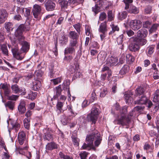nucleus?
<instances>
[{
	"label": "nucleus",
	"instance_id": "f257e3e1",
	"mask_svg": "<svg viewBox=\"0 0 159 159\" xmlns=\"http://www.w3.org/2000/svg\"><path fill=\"white\" fill-rule=\"evenodd\" d=\"M30 30V26L25 24H22L19 25L16 30L15 35L18 40L24 39L25 37L23 35L24 31H28Z\"/></svg>",
	"mask_w": 159,
	"mask_h": 159
},
{
	"label": "nucleus",
	"instance_id": "f03ea898",
	"mask_svg": "<svg viewBox=\"0 0 159 159\" xmlns=\"http://www.w3.org/2000/svg\"><path fill=\"white\" fill-rule=\"evenodd\" d=\"M134 109L130 112L127 118L124 116H122L119 119L115 120L114 123L115 124L121 125H126V123H129L131 120L130 117L134 115Z\"/></svg>",
	"mask_w": 159,
	"mask_h": 159
},
{
	"label": "nucleus",
	"instance_id": "7ed1b4c3",
	"mask_svg": "<svg viewBox=\"0 0 159 159\" xmlns=\"http://www.w3.org/2000/svg\"><path fill=\"white\" fill-rule=\"evenodd\" d=\"M98 105H93L91 110L90 114L89 115L90 120L95 124L97 120L100 111Z\"/></svg>",
	"mask_w": 159,
	"mask_h": 159
},
{
	"label": "nucleus",
	"instance_id": "20e7f679",
	"mask_svg": "<svg viewBox=\"0 0 159 159\" xmlns=\"http://www.w3.org/2000/svg\"><path fill=\"white\" fill-rule=\"evenodd\" d=\"M93 137L89 136V135H87L86 138V142L87 143H84L82 146L81 148L82 149H87L89 150L92 149L94 150H95L96 148L93 145Z\"/></svg>",
	"mask_w": 159,
	"mask_h": 159
},
{
	"label": "nucleus",
	"instance_id": "39448f33",
	"mask_svg": "<svg viewBox=\"0 0 159 159\" xmlns=\"http://www.w3.org/2000/svg\"><path fill=\"white\" fill-rule=\"evenodd\" d=\"M130 41L131 43L129 45V49L132 51L135 52L139 49L138 44L139 39L136 37H132L130 38Z\"/></svg>",
	"mask_w": 159,
	"mask_h": 159
},
{
	"label": "nucleus",
	"instance_id": "423d86ee",
	"mask_svg": "<svg viewBox=\"0 0 159 159\" xmlns=\"http://www.w3.org/2000/svg\"><path fill=\"white\" fill-rule=\"evenodd\" d=\"M89 136L93 137V142L95 140L94 143L95 147H98L100 144L102 140V138L101 137L100 134L96 130L92 132L89 135Z\"/></svg>",
	"mask_w": 159,
	"mask_h": 159
},
{
	"label": "nucleus",
	"instance_id": "0eeeda50",
	"mask_svg": "<svg viewBox=\"0 0 159 159\" xmlns=\"http://www.w3.org/2000/svg\"><path fill=\"white\" fill-rule=\"evenodd\" d=\"M69 37L71 39L70 46H76L78 43L77 39L79 37L78 34L74 31H70L69 33Z\"/></svg>",
	"mask_w": 159,
	"mask_h": 159
},
{
	"label": "nucleus",
	"instance_id": "6e6552de",
	"mask_svg": "<svg viewBox=\"0 0 159 159\" xmlns=\"http://www.w3.org/2000/svg\"><path fill=\"white\" fill-rule=\"evenodd\" d=\"M129 26L133 30H137L141 27L142 22L139 20H132L130 22Z\"/></svg>",
	"mask_w": 159,
	"mask_h": 159
},
{
	"label": "nucleus",
	"instance_id": "1a4fd4ad",
	"mask_svg": "<svg viewBox=\"0 0 159 159\" xmlns=\"http://www.w3.org/2000/svg\"><path fill=\"white\" fill-rule=\"evenodd\" d=\"M44 3L47 11H51L55 9L56 4L51 0H46L44 2Z\"/></svg>",
	"mask_w": 159,
	"mask_h": 159
},
{
	"label": "nucleus",
	"instance_id": "9d476101",
	"mask_svg": "<svg viewBox=\"0 0 159 159\" xmlns=\"http://www.w3.org/2000/svg\"><path fill=\"white\" fill-rule=\"evenodd\" d=\"M41 11V7L40 5L37 4H35L34 5L32 12L34 18H37L39 17L40 15Z\"/></svg>",
	"mask_w": 159,
	"mask_h": 159
},
{
	"label": "nucleus",
	"instance_id": "9b49d317",
	"mask_svg": "<svg viewBox=\"0 0 159 159\" xmlns=\"http://www.w3.org/2000/svg\"><path fill=\"white\" fill-rule=\"evenodd\" d=\"M18 14H23L25 17H27L30 14V10L27 8L17 7L16 10Z\"/></svg>",
	"mask_w": 159,
	"mask_h": 159
},
{
	"label": "nucleus",
	"instance_id": "f8f14e48",
	"mask_svg": "<svg viewBox=\"0 0 159 159\" xmlns=\"http://www.w3.org/2000/svg\"><path fill=\"white\" fill-rule=\"evenodd\" d=\"M24 39H25L23 40L20 39V40H18L22 45L21 50L24 52H26L28 51L30 48L28 43L27 42L25 41Z\"/></svg>",
	"mask_w": 159,
	"mask_h": 159
},
{
	"label": "nucleus",
	"instance_id": "ddd939ff",
	"mask_svg": "<svg viewBox=\"0 0 159 159\" xmlns=\"http://www.w3.org/2000/svg\"><path fill=\"white\" fill-rule=\"evenodd\" d=\"M7 11L4 9L0 10V23H2L5 21L8 16Z\"/></svg>",
	"mask_w": 159,
	"mask_h": 159
},
{
	"label": "nucleus",
	"instance_id": "4468645a",
	"mask_svg": "<svg viewBox=\"0 0 159 159\" xmlns=\"http://www.w3.org/2000/svg\"><path fill=\"white\" fill-rule=\"evenodd\" d=\"M153 101L155 102H157L155 107V111H156L159 108V90H157L155 93Z\"/></svg>",
	"mask_w": 159,
	"mask_h": 159
},
{
	"label": "nucleus",
	"instance_id": "2eb2a0df",
	"mask_svg": "<svg viewBox=\"0 0 159 159\" xmlns=\"http://www.w3.org/2000/svg\"><path fill=\"white\" fill-rule=\"evenodd\" d=\"M148 99L145 96L142 95L140 98H139V99L134 101V103L138 105L144 104L147 103Z\"/></svg>",
	"mask_w": 159,
	"mask_h": 159
},
{
	"label": "nucleus",
	"instance_id": "dca6fc26",
	"mask_svg": "<svg viewBox=\"0 0 159 159\" xmlns=\"http://www.w3.org/2000/svg\"><path fill=\"white\" fill-rule=\"evenodd\" d=\"M148 31L145 29H142L139 30L137 33L138 37L144 38L146 37L148 34Z\"/></svg>",
	"mask_w": 159,
	"mask_h": 159
},
{
	"label": "nucleus",
	"instance_id": "f3484780",
	"mask_svg": "<svg viewBox=\"0 0 159 159\" xmlns=\"http://www.w3.org/2000/svg\"><path fill=\"white\" fill-rule=\"evenodd\" d=\"M145 91V88L142 87H139L135 90V93L134 95V97L139 96L143 95Z\"/></svg>",
	"mask_w": 159,
	"mask_h": 159
},
{
	"label": "nucleus",
	"instance_id": "a211bd4d",
	"mask_svg": "<svg viewBox=\"0 0 159 159\" xmlns=\"http://www.w3.org/2000/svg\"><path fill=\"white\" fill-rule=\"evenodd\" d=\"M25 139V133L21 131L18 134V140L19 144L22 145L23 144L24 141Z\"/></svg>",
	"mask_w": 159,
	"mask_h": 159
},
{
	"label": "nucleus",
	"instance_id": "6ab92c4d",
	"mask_svg": "<svg viewBox=\"0 0 159 159\" xmlns=\"http://www.w3.org/2000/svg\"><path fill=\"white\" fill-rule=\"evenodd\" d=\"M98 30L99 32L102 33L103 34H105V33L107 32V29L106 22L102 23L101 24Z\"/></svg>",
	"mask_w": 159,
	"mask_h": 159
},
{
	"label": "nucleus",
	"instance_id": "aec40b11",
	"mask_svg": "<svg viewBox=\"0 0 159 159\" xmlns=\"http://www.w3.org/2000/svg\"><path fill=\"white\" fill-rule=\"evenodd\" d=\"M18 110L21 114L24 113L25 111L26 108L25 102H21L18 106Z\"/></svg>",
	"mask_w": 159,
	"mask_h": 159
},
{
	"label": "nucleus",
	"instance_id": "412c9836",
	"mask_svg": "<svg viewBox=\"0 0 159 159\" xmlns=\"http://www.w3.org/2000/svg\"><path fill=\"white\" fill-rule=\"evenodd\" d=\"M118 59L115 57H113L112 56L108 57L107 60V63L110 65H114L117 63L118 61Z\"/></svg>",
	"mask_w": 159,
	"mask_h": 159
},
{
	"label": "nucleus",
	"instance_id": "4be33fe9",
	"mask_svg": "<svg viewBox=\"0 0 159 159\" xmlns=\"http://www.w3.org/2000/svg\"><path fill=\"white\" fill-rule=\"evenodd\" d=\"M41 86V83L40 81L36 80L33 82V89L35 91H37L40 89Z\"/></svg>",
	"mask_w": 159,
	"mask_h": 159
},
{
	"label": "nucleus",
	"instance_id": "5701e85b",
	"mask_svg": "<svg viewBox=\"0 0 159 159\" xmlns=\"http://www.w3.org/2000/svg\"><path fill=\"white\" fill-rule=\"evenodd\" d=\"M57 148V145L54 142L48 143L46 146V149L48 150H52Z\"/></svg>",
	"mask_w": 159,
	"mask_h": 159
},
{
	"label": "nucleus",
	"instance_id": "b1692460",
	"mask_svg": "<svg viewBox=\"0 0 159 159\" xmlns=\"http://www.w3.org/2000/svg\"><path fill=\"white\" fill-rule=\"evenodd\" d=\"M70 47L66 48L65 50V54H72L75 52V47L76 46H70Z\"/></svg>",
	"mask_w": 159,
	"mask_h": 159
},
{
	"label": "nucleus",
	"instance_id": "393cba45",
	"mask_svg": "<svg viewBox=\"0 0 159 159\" xmlns=\"http://www.w3.org/2000/svg\"><path fill=\"white\" fill-rule=\"evenodd\" d=\"M60 43L62 44H66L68 42V37L66 35L62 34L59 38Z\"/></svg>",
	"mask_w": 159,
	"mask_h": 159
},
{
	"label": "nucleus",
	"instance_id": "a878e982",
	"mask_svg": "<svg viewBox=\"0 0 159 159\" xmlns=\"http://www.w3.org/2000/svg\"><path fill=\"white\" fill-rule=\"evenodd\" d=\"M64 104V102L60 101L58 100L56 105L57 111L58 113H60L62 111V107Z\"/></svg>",
	"mask_w": 159,
	"mask_h": 159
},
{
	"label": "nucleus",
	"instance_id": "bb28decb",
	"mask_svg": "<svg viewBox=\"0 0 159 159\" xmlns=\"http://www.w3.org/2000/svg\"><path fill=\"white\" fill-rule=\"evenodd\" d=\"M12 52L14 56L16 58L21 60L23 58L20 57V53L18 52V49L16 48L12 49Z\"/></svg>",
	"mask_w": 159,
	"mask_h": 159
},
{
	"label": "nucleus",
	"instance_id": "cd10ccee",
	"mask_svg": "<svg viewBox=\"0 0 159 159\" xmlns=\"http://www.w3.org/2000/svg\"><path fill=\"white\" fill-rule=\"evenodd\" d=\"M56 94L54 95L53 98H52V100L53 99H56L60 95L62 91V89L61 88V85H60L57 87L56 88Z\"/></svg>",
	"mask_w": 159,
	"mask_h": 159
},
{
	"label": "nucleus",
	"instance_id": "c85d7f7f",
	"mask_svg": "<svg viewBox=\"0 0 159 159\" xmlns=\"http://www.w3.org/2000/svg\"><path fill=\"white\" fill-rule=\"evenodd\" d=\"M101 71L102 72H104L106 71L107 74V78L109 79L110 77L111 76V71L110 70L109 67L107 66H104L102 69Z\"/></svg>",
	"mask_w": 159,
	"mask_h": 159
},
{
	"label": "nucleus",
	"instance_id": "c756f323",
	"mask_svg": "<svg viewBox=\"0 0 159 159\" xmlns=\"http://www.w3.org/2000/svg\"><path fill=\"white\" fill-rule=\"evenodd\" d=\"M127 10L129 13L134 14H137L139 12V10L134 6H130Z\"/></svg>",
	"mask_w": 159,
	"mask_h": 159
},
{
	"label": "nucleus",
	"instance_id": "7c9ffc66",
	"mask_svg": "<svg viewBox=\"0 0 159 159\" xmlns=\"http://www.w3.org/2000/svg\"><path fill=\"white\" fill-rule=\"evenodd\" d=\"M11 88L13 92L15 93L21 92L22 91V89H20L16 84L12 85L11 87Z\"/></svg>",
	"mask_w": 159,
	"mask_h": 159
},
{
	"label": "nucleus",
	"instance_id": "2f4dec72",
	"mask_svg": "<svg viewBox=\"0 0 159 159\" xmlns=\"http://www.w3.org/2000/svg\"><path fill=\"white\" fill-rule=\"evenodd\" d=\"M6 107H8L11 110H13L14 108V102L11 101H8L5 104Z\"/></svg>",
	"mask_w": 159,
	"mask_h": 159
},
{
	"label": "nucleus",
	"instance_id": "473e14b6",
	"mask_svg": "<svg viewBox=\"0 0 159 159\" xmlns=\"http://www.w3.org/2000/svg\"><path fill=\"white\" fill-rule=\"evenodd\" d=\"M37 93L36 92L33 93L30 92L28 94V95L26 97V98L31 100H33L35 99L37 96Z\"/></svg>",
	"mask_w": 159,
	"mask_h": 159
},
{
	"label": "nucleus",
	"instance_id": "72a5a7b5",
	"mask_svg": "<svg viewBox=\"0 0 159 159\" xmlns=\"http://www.w3.org/2000/svg\"><path fill=\"white\" fill-rule=\"evenodd\" d=\"M30 118H25L23 120L24 127L28 130L30 127Z\"/></svg>",
	"mask_w": 159,
	"mask_h": 159
},
{
	"label": "nucleus",
	"instance_id": "f704fd0d",
	"mask_svg": "<svg viewBox=\"0 0 159 159\" xmlns=\"http://www.w3.org/2000/svg\"><path fill=\"white\" fill-rule=\"evenodd\" d=\"M12 129L16 132L18 131L20 128V125L18 122H15L11 124Z\"/></svg>",
	"mask_w": 159,
	"mask_h": 159
},
{
	"label": "nucleus",
	"instance_id": "c9c22d12",
	"mask_svg": "<svg viewBox=\"0 0 159 159\" xmlns=\"http://www.w3.org/2000/svg\"><path fill=\"white\" fill-rule=\"evenodd\" d=\"M129 68V66L128 65H124L120 71V73L122 75L125 74L128 72Z\"/></svg>",
	"mask_w": 159,
	"mask_h": 159
},
{
	"label": "nucleus",
	"instance_id": "e433bc0d",
	"mask_svg": "<svg viewBox=\"0 0 159 159\" xmlns=\"http://www.w3.org/2000/svg\"><path fill=\"white\" fill-rule=\"evenodd\" d=\"M12 24L10 22L6 23L5 24V28L7 29V31H9L11 30H12Z\"/></svg>",
	"mask_w": 159,
	"mask_h": 159
},
{
	"label": "nucleus",
	"instance_id": "4c0bfd02",
	"mask_svg": "<svg viewBox=\"0 0 159 159\" xmlns=\"http://www.w3.org/2000/svg\"><path fill=\"white\" fill-rule=\"evenodd\" d=\"M1 50L3 53L5 55H7L8 54V50L6 44H3L1 45Z\"/></svg>",
	"mask_w": 159,
	"mask_h": 159
},
{
	"label": "nucleus",
	"instance_id": "58836bf2",
	"mask_svg": "<svg viewBox=\"0 0 159 159\" xmlns=\"http://www.w3.org/2000/svg\"><path fill=\"white\" fill-rule=\"evenodd\" d=\"M123 1L125 5V9L127 10L130 6V4L133 2V0H124Z\"/></svg>",
	"mask_w": 159,
	"mask_h": 159
},
{
	"label": "nucleus",
	"instance_id": "ea45409f",
	"mask_svg": "<svg viewBox=\"0 0 159 159\" xmlns=\"http://www.w3.org/2000/svg\"><path fill=\"white\" fill-rule=\"evenodd\" d=\"M127 15V13L126 11H123L121 13H119L118 16L119 19L121 20H122L125 19Z\"/></svg>",
	"mask_w": 159,
	"mask_h": 159
},
{
	"label": "nucleus",
	"instance_id": "a19ab883",
	"mask_svg": "<svg viewBox=\"0 0 159 159\" xmlns=\"http://www.w3.org/2000/svg\"><path fill=\"white\" fill-rule=\"evenodd\" d=\"M52 135L50 132H47V133L45 134L44 137V139H45L49 141L52 139Z\"/></svg>",
	"mask_w": 159,
	"mask_h": 159
},
{
	"label": "nucleus",
	"instance_id": "79ce46f5",
	"mask_svg": "<svg viewBox=\"0 0 159 159\" xmlns=\"http://www.w3.org/2000/svg\"><path fill=\"white\" fill-rule=\"evenodd\" d=\"M89 153L86 151L81 152L80 154L81 159H86Z\"/></svg>",
	"mask_w": 159,
	"mask_h": 159
},
{
	"label": "nucleus",
	"instance_id": "37998d69",
	"mask_svg": "<svg viewBox=\"0 0 159 159\" xmlns=\"http://www.w3.org/2000/svg\"><path fill=\"white\" fill-rule=\"evenodd\" d=\"M71 137L74 145L77 146H78L79 145V139L76 137L74 136L73 135H72Z\"/></svg>",
	"mask_w": 159,
	"mask_h": 159
},
{
	"label": "nucleus",
	"instance_id": "c03bdc74",
	"mask_svg": "<svg viewBox=\"0 0 159 159\" xmlns=\"http://www.w3.org/2000/svg\"><path fill=\"white\" fill-rule=\"evenodd\" d=\"M111 27L112 28V30L109 33V34H112L116 31H118L119 30V28L117 25L112 24L111 25Z\"/></svg>",
	"mask_w": 159,
	"mask_h": 159
},
{
	"label": "nucleus",
	"instance_id": "a18cd8bd",
	"mask_svg": "<svg viewBox=\"0 0 159 159\" xmlns=\"http://www.w3.org/2000/svg\"><path fill=\"white\" fill-rule=\"evenodd\" d=\"M126 58L127 61L130 62H132L135 60L134 57L130 54H127L126 56Z\"/></svg>",
	"mask_w": 159,
	"mask_h": 159
},
{
	"label": "nucleus",
	"instance_id": "49530a36",
	"mask_svg": "<svg viewBox=\"0 0 159 159\" xmlns=\"http://www.w3.org/2000/svg\"><path fill=\"white\" fill-rule=\"evenodd\" d=\"M126 102L128 103H131L132 102V98L129 94H125L124 95Z\"/></svg>",
	"mask_w": 159,
	"mask_h": 159
},
{
	"label": "nucleus",
	"instance_id": "de8ad7c7",
	"mask_svg": "<svg viewBox=\"0 0 159 159\" xmlns=\"http://www.w3.org/2000/svg\"><path fill=\"white\" fill-rule=\"evenodd\" d=\"M144 108L145 107L144 106H137L135 107L134 109V111H138L139 112H140L143 110Z\"/></svg>",
	"mask_w": 159,
	"mask_h": 159
},
{
	"label": "nucleus",
	"instance_id": "09e8293b",
	"mask_svg": "<svg viewBox=\"0 0 159 159\" xmlns=\"http://www.w3.org/2000/svg\"><path fill=\"white\" fill-rule=\"evenodd\" d=\"M159 26V25L157 24L153 25L149 30V33H152L153 31H155L157 30V28Z\"/></svg>",
	"mask_w": 159,
	"mask_h": 159
},
{
	"label": "nucleus",
	"instance_id": "8fccbe9b",
	"mask_svg": "<svg viewBox=\"0 0 159 159\" xmlns=\"http://www.w3.org/2000/svg\"><path fill=\"white\" fill-rule=\"evenodd\" d=\"M19 97V96L18 95H12L9 96L7 97V99L9 100L16 101L18 98Z\"/></svg>",
	"mask_w": 159,
	"mask_h": 159
},
{
	"label": "nucleus",
	"instance_id": "3c124183",
	"mask_svg": "<svg viewBox=\"0 0 159 159\" xmlns=\"http://www.w3.org/2000/svg\"><path fill=\"white\" fill-rule=\"evenodd\" d=\"M100 7L97 4L92 8V11L94 12L95 14L98 13L100 11Z\"/></svg>",
	"mask_w": 159,
	"mask_h": 159
},
{
	"label": "nucleus",
	"instance_id": "603ef678",
	"mask_svg": "<svg viewBox=\"0 0 159 159\" xmlns=\"http://www.w3.org/2000/svg\"><path fill=\"white\" fill-rule=\"evenodd\" d=\"M124 36L123 34H121L119 36L117 39V41L118 44H122V42L123 40V39Z\"/></svg>",
	"mask_w": 159,
	"mask_h": 159
},
{
	"label": "nucleus",
	"instance_id": "864d4df0",
	"mask_svg": "<svg viewBox=\"0 0 159 159\" xmlns=\"http://www.w3.org/2000/svg\"><path fill=\"white\" fill-rule=\"evenodd\" d=\"M61 79L60 78H58L54 79L51 80L52 82H53L54 85H56L61 82Z\"/></svg>",
	"mask_w": 159,
	"mask_h": 159
},
{
	"label": "nucleus",
	"instance_id": "5fc2aeb1",
	"mask_svg": "<svg viewBox=\"0 0 159 159\" xmlns=\"http://www.w3.org/2000/svg\"><path fill=\"white\" fill-rule=\"evenodd\" d=\"M73 27L80 34V29L81 27V25L79 23H77V24L73 25Z\"/></svg>",
	"mask_w": 159,
	"mask_h": 159
},
{
	"label": "nucleus",
	"instance_id": "6e6d98bb",
	"mask_svg": "<svg viewBox=\"0 0 159 159\" xmlns=\"http://www.w3.org/2000/svg\"><path fill=\"white\" fill-rule=\"evenodd\" d=\"M108 19L109 21H111L113 20V16L112 14V11H110L108 12Z\"/></svg>",
	"mask_w": 159,
	"mask_h": 159
},
{
	"label": "nucleus",
	"instance_id": "4d7b16f0",
	"mask_svg": "<svg viewBox=\"0 0 159 159\" xmlns=\"http://www.w3.org/2000/svg\"><path fill=\"white\" fill-rule=\"evenodd\" d=\"M154 47L151 46H149L148 48V53L149 54L151 55L154 52Z\"/></svg>",
	"mask_w": 159,
	"mask_h": 159
},
{
	"label": "nucleus",
	"instance_id": "13d9d810",
	"mask_svg": "<svg viewBox=\"0 0 159 159\" xmlns=\"http://www.w3.org/2000/svg\"><path fill=\"white\" fill-rule=\"evenodd\" d=\"M5 95L8 97L11 93V90L8 87L4 91Z\"/></svg>",
	"mask_w": 159,
	"mask_h": 159
},
{
	"label": "nucleus",
	"instance_id": "bf43d9fd",
	"mask_svg": "<svg viewBox=\"0 0 159 159\" xmlns=\"http://www.w3.org/2000/svg\"><path fill=\"white\" fill-rule=\"evenodd\" d=\"M152 11V7L150 6H148L146 7L144 10V13L145 14H148L151 13Z\"/></svg>",
	"mask_w": 159,
	"mask_h": 159
},
{
	"label": "nucleus",
	"instance_id": "052dcab7",
	"mask_svg": "<svg viewBox=\"0 0 159 159\" xmlns=\"http://www.w3.org/2000/svg\"><path fill=\"white\" fill-rule=\"evenodd\" d=\"M107 17L106 14L104 12H102L100 14L99 16L100 20L101 21L103 20Z\"/></svg>",
	"mask_w": 159,
	"mask_h": 159
},
{
	"label": "nucleus",
	"instance_id": "680f3d73",
	"mask_svg": "<svg viewBox=\"0 0 159 159\" xmlns=\"http://www.w3.org/2000/svg\"><path fill=\"white\" fill-rule=\"evenodd\" d=\"M70 120V118H68L66 117V118L62 119V123L64 125H65L69 122Z\"/></svg>",
	"mask_w": 159,
	"mask_h": 159
},
{
	"label": "nucleus",
	"instance_id": "e2e57ef3",
	"mask_svg": "<svg viewBox=\"0 0 159 159\" xmlns=\"http://www.w3.org/2000/svg\"><path fill=\"white\" fill-rule=\"evenodd\" d=\"M126 32L127 35L129 37L132 36L134 34V32L131 30H127Z\"/></svg>",
	"mask_w": 159,
	"mask_h": 159
},
{
	"label": "nucleus",
	"instance_id": "0e129e2a",
	"mask_svg": "<svg viewBox=\"0 0 159 159\" xmlns=\"http://www.w3.org/2000/svg\"><path fill=\"white\" fill-rule=\"evenodd\" d=\"M90 27L89 26L86 25L85 26V34L89 36L90 34Z\"/></svg>",
	"mask_w": 159,
	"mask_h": 159
},
{
	"label": "nucleus",
	"instance_id": "69168bd1",
	"mask_svg": "<svg viewBox=\"0 0 159 159\" xmlns=\"http://www.w3.org/2000/svg\"><path fill=\"white\" fill-rule=\"evenodd\" d=\"M151 22L148 21H146L143 24V26L145 28H148L151 25Z\"/></svg>",
	"mask_w": 159,
	"mask_h": 159
},
{
	"label": "nucleus",
	"instance_id": "338daca9",
	"mask_svg": "<svg viewBox=\"0 0 159 159\" xmlns=\"http://www.w3.org/2000/svg\"><path fill=\"white\" fill-rule=\"evenodd\" d=\"M120 113L121 114H125L127 112V108L125 107H124L122 109L120 110Z\"/></svg>",
	"mask_w": 159,
	"mask_h": 159
},
{
	"label": "nucleus",
	"instance_id": "774afa93",
	"mask_svg": "<svg viewBox=\"0 0 159 159\" xmlns=\"http://www.w3.org/2000/svg\"><path fill=\"white\" fill-rule=\"evenodd\" d=\"M35 75H36L38 78H40L42 76V73L40 71L38 70L35 72Z\"/></svg>",
	"mask_w": 159,
	"mask_h": 159
}]
</instances>
